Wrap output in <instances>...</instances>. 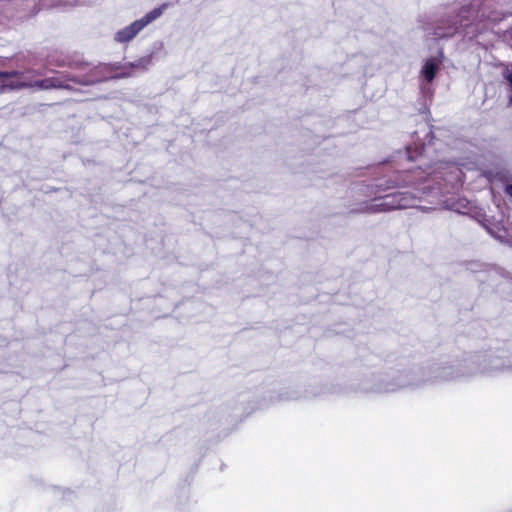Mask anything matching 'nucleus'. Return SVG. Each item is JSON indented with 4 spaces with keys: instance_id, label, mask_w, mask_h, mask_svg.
<instances>
[{
    "instance_id": "nucleus-1",
    "label": "nucleus",
    "mask_w": 512,
    "mask_h": 512,
    "mask_svg": "<svg viewBox=\"0 0 512 512\" xmlns=\"http://www.w3.org/2000/svg\"><path fill=\"white\" fill-rule=\"evenodd\" d=\"M508 368L507 361L498 355L487 352H471L465 353L461 359L433 365L432 372L434 379L456 381L479 374L491 376Z\"/></svg>"
},
{
    "instance_id": "nucleus-2",
    "label": "nucleus",
    "mask_w": 512,
    "mask_h": 512,
    "mask_svg": "<svg viewBox=\"0 0 512 512\" xmlns=\"http://www.w3.org/2000/svg\"><path fill=\"white\" fill-rule=\"evenodd\" d=\"M418 383L411 369L378 371L366 375L360 383V389L366 393H390Z\"/></svg>"
},
{
    "instance_id": "nucleus-3",
    "label": "nucleus",
    "mask_w": 512,
    "mask_h": 512,
    "mask_svg": "<svg viewBox=\"0 0 512 512\" xmlns=\"http://www.w3.org/2000/svg\"><path fill=\"white\" fill-rule=\"evenodd\" d=\"M416 202V196L410 192H396L373 199L372 202H364L359 208L354 209L358 213H380L388 212L394 209H406L413 207Z\"/></svg>"
},
{
    "instance_id": "nucleus-4",
    "label": "nucleus",
    "mask_w": 512,
    "mask_h": 512,
    "mask_svg": "<svg viewBox=\"0 0 512 512\" xmlns=\"http://www.w3.org/2000/svg\"><path fill=\"white\" fill-rule=\"evenodd\" d=\"M42 71H36V70H28L27 72H24L23 78H22V84L23 88H34L37 90H48V89H70V85L68 84V81L71 80V78H68L66 76H56V77H50L45 78L42 80H32L33 76H42ZM72 81L77 82V80L72 79ZM99 81L98 79H87L84 81H78V83L89 85L93 84Z\"/></svg>"
},
{
    "instance_id": "nucleus-5",
    "label": "nucleus",
    "mask_w": 512,
    "mask_h": 512,
    "mask_svg": "<svg viewBox=\"0 0 512 512\" xmlns=\"http://www.w3.org/2000/svg\"><path fill=\"white\" fill-rule=\"evenodd\" d=\"M162 14L161 8H155L148 12L141 19H138L130 25L120 29L116 32L114 39L118 43H128L134 39L140 31H142L148 24L156 20Z\"/></svg>"
},
{
    "instance_id": "nucleus-6",
    "label": "nucleus",
    "mask_w": 512,
    "mask_h": 512,
    "mask_svg": "<svg viewBox=\"0 0 512 512\" xmlns=\"http://www.w3.org/2000/svg\"><path fill=\"white\" fill-rule=\"evenodd\" d=\"M441 61L437 58L426 59L420 71L419 86L421 92L427 96L432 93L430 84L440 69Z\"/></svg>"
},
{
    "instance_id": "nucleus-7",
    "label": "nucleus",
    "mask_w": 512,
    "mask_h": 512,
    "mask_svg": "<svg viewBox=\"0 0 512 512\" xmlns=\"http://www.w3.org/2000/svg\"><path fill=\"white\" fill-rule=\"evenodd\" d=\"M23 75L22 71H0V93L23 89Z\"/></svg>"
},
{
    "instance_id": "nucleus-8",
    "label": "nucleus",
    "mask_w": 512,
    "mask_h": 512,
    "mask_svg": "<svg viewBox=\"0 0 512 512\" xmlns=\"http://www.w3.org/2000/svg\"><path fill=\"white\" fill-rule=\"evenodd\" d=\"M432 143L423 144L421 146L414 145L407 147L406 154L409 160L414 161L418 158L427 157L430 153Z\"/></svg>"
},
{
    "instance_id": "nucleus-9",
    "label": "nucleus",
    "mask_w": 512,
    "mask_h": 512,
    "mask_svg": "<svg viewBox=\"0 0 512 512\" xmlns=\"http://www.w3.org/2000/svg\"><path fill=\"white\" fill-rule=\"evenodd\" d=\"M457 27L456 26H451L448 28L447 31H442L440 28H438L436 31H435V35L439 38H442V37H449V36H452L456 31H457Z\"/></svg>"
},
{
    "instance_id": "nucleus-10",
    "label": "nucleus",
    "mask_w": 512,
    "mask_h": 512,
    "mask_svg": "<svg viewBox=\"0 0 512 512\" xmlns=\"http://www.w3.org/2000/svg\"><path fill=\"white\" fill-rule=\"evenodd\" d=\"M447 169L449 170V175L452 176L454 179L460 180V169L454 165V164H448Z\"/></svg>"
},
{
    "instance_id": "nucleus-11",
    "label": "nucleus",
    "mask_w": 512,
    "mask_h": 512,
    "mask_svg": "<svg viewBox=\"0 0 512 512\" xmlns=\"http://www.w3.org/2000/svg\"><path fill=\"white\" fill-rule=\"evenodd\" d=\"M503 76L508 81L510 89L512 91V68H506L503 73Z\"/></svg>"
},
{
    "instance_id": "nucleus-12",
    "label": "nucleus",
    "mask_w": 512,
    "mask_h": 512,
    "mask_svg": "<svg viewBox=\"0 0 512 512\" xmlns=\"http://www.w3.org/2000/svg\"><path fill=\"white\" fill-rule=\"evenodd\" d=\"M289 400H295V397H292V396H286L285 398L273 399V401H274V402H278V401H289Z\"/></svg>"
},
{
    "instance_id": "nucleus-13",
    "label": "nucleus",
    "mask_w": 512,
    "mask_h": 512,
    "mask_svg": "<svg viewBox=\"0 0 512 512\" xmlns=\"http://www.w3.org/2000/svg\"><path fill=\"white\" fill-rule=\"evenodd\" d=\"M506 192L509 196L512 197V184L506 186Z\"/></svg>"
},
{
    "instance_id": "nucleus-14",
    "label": "nucleus",
    "mask_w": 512,
    "mask_h": 512,
    "mask_svg": "<svg viewBox=\"0 0 512 512\" xmlns=\"http://www.w3.org/2000/svg\"><path fill=\"white\" fill-rule=\"evenodd\" d=\"M469 10H470V7H463L462 8V12H466V11L468 12Z\"/></svg>"
},
{
    "instance_id": "nucleus-15",
    "label": "nucleus",
    "mask_w": 512,
    "mask_h": 512,
    "mask_svg": "<svg viewBox=\"0 0 512 512\" xmlns=\"http://www.w3.org/2000/svg\"><path fill=\"white\" fill-rule=\"evenodd\" d=\"M435 165L437 166L438 169H441L443 164L442 163H437Z\"/></svg>"
}]
</instances>
